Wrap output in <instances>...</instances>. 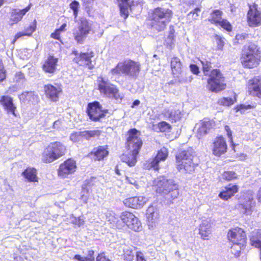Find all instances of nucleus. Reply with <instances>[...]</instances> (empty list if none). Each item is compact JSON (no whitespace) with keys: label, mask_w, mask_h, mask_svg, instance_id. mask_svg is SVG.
<instances>
[{"label":"nucleus","mask_w":261,"mask_h":261,"mask_svg":"<svg viewBox=\"0 0 261 261\" xmlns=\"http://www.w3.org/2000/svg\"><path fill=\"white\" fill-rule=\"evenodd\" d=\"M126 146L130 151L128 153L123 154L121 160L126 163L129 166H135L137 162V156L142 145L140 138L141 133L136 128H132L128 131Z\"/></svg>","instance_id":"nucleus-1"},{"label":"nucleus","mask_w":261,"mask_h":261,"mask_svg":"<svg viewBox=\"0 0 261 261\" xmlns=\"http://www.w3.org/2000/svg\"><path fill=\"white\" fill-rule=\"evenodd\" d=\"M158 193L167 195V198L174 199L177 197L178 186L172 179H167L165 176H160L154 180Z\"/></svg>","instance_id":"nucleus-2"},{"label":"nucleus","mask_w":261,"mask_h":261,"mask_svg":"<svg viewBox=\"0 0 261 261\" xmlns=\"http://www.w3.org/2000/svg\"><path fill=\"white\" fill-rule=\"evenodd\" d=\"M172 14L169 9L162 7L154 9L151 15V27L159 32L163 31L170 21Z\"/></svg>","instance_id":"nucleus-3"},{"label":"nucleus","mask_w":261,"mask_h":261,"mask_svg":"<svg viewBox=\"0 0 261 261\" xmlns=\"http://www.w3.org/2000/svg\"><path fill=\"white\" fill-rule=\"evenodd\" d=\"M195 152L190 148L180 151L176 155L177 169L179 171L191 173L194 171L197 164L193 162Z\"/></svg>","instance_id":"nucleus-4"},{"label":"nucleus","mask_w":261,"mask_h":261,"mask_svg":"<svg viewBox=\"0 0 261 261\" xmlns=\"http://www.w3.org/2000/svg\"><path fill=\"white\" fill-rule=\"evenodd\" d=\"M140 71V65L131 60L120 62L117 66L111 69L113 75L124 74L130 78L136 79Z\"/></svg>","instance_id":"nucleus-5"},{"label":"nucleus","mask_w":261,"mask_h":261,"mask_svg":"<svg viewBox=\"0 0 261 261\" xmlns=\"http://www.w3.org/2000/svg\"><path fill=\"white\" fill-rule=\"evenodd\" d=\"M260 51L254 43H249L244 47L241 58L243 65L246 68L256 67L260 62Z\"/></svg>","instance_id":"nucleus-6"},{"label":"nucleus","mask_w":261,"mask_h":261,"mask_svg":"<svg viewBox=\"0 0 261 261\" xmlns=\"http://www.w3.org/2000/svg\"><path fill=\"white\" fill-rule=\"evenodd\" d=\"M66 152V147L62 143H50L42 153V161L46 163H51L65 155Z\"/></svg>","instance_id":"nucleus-7"},{"label":"nucleus","mask_w":261,"mask_h":261,"mask_svg":"<svg viewBox=\"0 0 261 261\" xmlns=\"http://www.w3.org/2000/svg\"><path fill=\"white\" fill-rule=\"evenodd\" d=\"M228 239L233 243L231 250H236V255H239L242 250L245 247L246 237L244 230L239 227L230 229L227 233Z\"/></svg>","instance_id":"nucleus-8"},{"label":"nucleus","mask_w":261,"mask_h":261,"mask_svg":"<svg viewBox=\"0 0 261 261\" xmlns=\"http://www.w3.org/2000/svg\"><path fill=\"white\" fill-rule=\"evenodd\" d=\"M207 88L213 92H219L225 89V77L219 69H213L207 80Z\"/></svg>","instance_id":"nucleus-9"},{"label":"nucleus","mask_w":261,"mask_h":261,"mask_svg":"<svg viewBox=\"0 0 261 261\" xmlns=\"http://www.w3.org/2000/svg\"><path fill=\"white\" fill-rule=\"evenodd\" d=\"M98 87L101 94L116 100H121L122 96L119 93V90L114 85L111 84L107 79L99 77L97 79Z\"/></svg>","instance_id":"nucleus-10"},{"label":"nucleus","mask_w":261,"mask_h":261,"mask_svg":"<svg viewBox=\"0 0 261 261\" xmlns=\"http://www.w3.org/2000/svg\"><path fill=\"white\" fill-rule=\"evenodd\" d=\"M108 109H103L98 101H94L88 104L86 112L90 120L93 121H100L108 113Z\"/></svg>","instance_id":"nucleus-11"},{"label":"nucleus","mask_w":261,"mask_h":261,"mask_svg":"<svg viewBox=\"0 0 261 261\" xmlns=\"http://www.w3.org/2000/svg\"><path fill=\"white\" fill-rule=\"evenodd\" d=\"M92 31V23L85 18H81L78 22L77 30L73 33L75 40L80 43Z\"/></svg>","instance_id":"nucleus-12"},{"label":"nucleus","mask_w":261,"mask_h":261,"mask_svg":"<svg viewBox=\"0 0 261 261\" xmlns=\"http://www.w3.org/2000/svg\"><path fill=\"white\" fill-rule=\"evenodd\" d=\"M120 218L130 229L135 231H138L141 229V222L133 213L127 211L122 212L120 215Z\"/></svg>","instance_id":"nucleus-13"},{"label":"nucleus","mask_w":261,"mask_h":261,"mask_svg":"<svg viewBox=\"0 0 261 261\" xmlns=\"http://www.w3.org/2000/svg\"><path fill=\"white\" fill-rule=\"evenodd\" d=\"M242 198L243 200L241 203V207L244 210V214L250 215L255 206L253 192L247 191L243 195Z\"/></svg>","instance_id":"nucleus-14"},{"label":"nucleus","mask_w":261,"mask_h":261,"mask_svg":"<svg viewBox=\"0 0 261 261\" xmlns=\"http://www.w3.org/2000/svg\"><path fill=\"white\" fill-rule=\"evenodd\" d=\"M75 162L72 159H68L61 164L58 169V175L61 178L67 177L69 175L73 174L76 170Z\"/></svg>","instance_id":"nucleus-15"},{"label":"nucleus","mask_w":261,"mask_h":261,"mask_svg":"<svg viewBox=\"0 0 261 261\" xmlns=\"http://www.w3.org/2000/svg\"><path fill=\"white\" fill-rule=\"evenodd\" d=\"M248 92L252 96L261 98V76H255L249 80Z\"/></svg>","instance_id":"nucleus-16"},{"label":"nucleus","mask_w":261,"mask_h":261,"mask_svg":"<svg viewBox=\"0 0 261 261\" xmlns=\"http://www.w3.org/2000/svg\"><path fill=\"white\" fill-rule=\"evenodd\" d=\"M100 135V131L98 130H85L83 132H75L72 133L70 139L73 142H79L82 138L87 140L91 138L98 137Z\"/></svg>","instance_id":"nucleus-17"},{"label":"nucleus","mask_w":261,"mask_h":261,"mask_svg":"<svg viewBox=\"0 0 261 261\" xmlns=\"http://www.w3.org/2000/svg\"><path fill=\"white\" fill-rule=\"evenodd\" d=\"M247 21L250 27L261 24V13L256 8H250L247 14Z\"/></svg>","instance_id":"nucleus-18"},{"label":"nucleus","mask_w":261,"mask_h":261,"mask_svg":"<svg viewBox=\"0 0 261 261\" xmlns=\"http://www.w3.org/2000/svg\"><path fill=\"white\" fill-rule=\"evenodd\" d=\"M213 122L207 119H204L196 124L197 137L200 139L208 133L213 127Z\"/></svg>","instance_id":"nucleus-19"},{"label":"nucleus","mask_w":261,"mask_h":261,"mask_svg":"<svg viewBox=\"0 0 261 261\" xmlns=\"http://www.w3.org/2000/svg\"><path fill=\"white\" fill-rule=\"evenodd\" d=\"M147 198L143 196L133 197L125 199L123 201L124 205L133 208H141L146 202Z\"/></svg>","instance_id":"nucleus-20"},{"label":"nucleus","mask_w":261,"mask_h":261,"mask_svg":"<svg viewBox=\"0 0 261 261\" xmlns=\"http://www.w3.org/2000/svg\"><path fill=\"white\" fill-rule=\"evenodd\" d=\"M93 57V53H80L79 56L73 59V61L80 66H88L92 69L94 66L91 63V58Z\"/></svg>","instance_id":"nucleus-21"},{"label":"nucleus","mask_w":261,"mask_h":261,"mask_svg":"<svg viewBox=\"0 0 261 261\" xmlns=\"http://www.w3.org/2000/svg\"><path fill=\"white\" fill-rule=\"evenodd\" d=\"M61 88L58 86L48 84L44 86V91L46 96L53 101H57L59 98V94L61 92Z\"/></svg>","instance_id":"nucleus-22"},{"label":"nucleus","mask_w":261,"mask_h":261,"mask_svg":"<svg viewBox=\"0 0 261 261\" xmlns=\"http://www.w3.org/2000/svg\"><path fill=\"white\" fill-rule=\"evenodd\" d=\"M163 114L172 122L179 121L182 116V114L179 110L172 107L165 109Z\"/></svg>","instance_id":"nucleus-23"},{"label":"nucleus","mask_w":261,"mask_h":261,"mask_svg":"<svg viewBox=\"0 0 261 261\" xmlns=\"http://www.w3.org/2000/svg\"><path fill=\"white\" fill-rule=\"evenodd\" d=\"M226 150L227 145L223 138L219 137L214 142L213 152L214 155L220 156L226 152Z\"/></svg>","instance_id":"nucleus-24"},{"label":"nucleus","mask_w":261,"mask_h":261,"mask_svg":"<svg viewBox=\"0 0 261 261\" xmlns=\"http://www.w3.org/2000/svg\"><path fill=\"white\" fill-rule=\"evenodd\" d=\"M58 59L53 56H49L45 61L42 66L43 70L48 73H54L56 70Z\"/></svg>","instance_id":"nucleus-25"},{"label":"nucleus","mask_w":261,"mask_h":261,"mask_svg":"<svg viewBox=\"0 0 261 261\" xmlns=\"http://www.w3.org/2000/svg\"><path fill=\"white\" fill-rule=\"evenodd\" d=\"M0 103L8 114H12L14 116H16L15 113L16 108L14 105L11 97L8 96H2L0 99Z\"/></svg>","instance_id":"nucleus-26"},{"label":"nucleus","mask_w":261,"mask_h":261,"mask_svg":"<svg viewBox=\"0 0 261 261\" xmlns=\"http://www.w3.org/2000/svg\"><path fill=\"white\" fill-rule=\"evenodd\" d=\"M168 151L166 148L163 147L159 151L154 159L150 162V167L155 170L159 169L158 164L161 161H164L167 158Z\"/></svg>","instance_id":"nucleus-27"},{"label":"nucleus","mask_w":261,"mask_h":261,"mask_svg":"<svg viewBox=\"0 0 261 261\" xmlns=\"http://www.w3.org/2000/svg\"><path fill=\"white\" fill-rule=\"evenodd\" d=\"M146 218L149 226L153 225L156 222L159 218V211L158 208L153 206H149L146 211Z\"/></svg>","instance_id":"nucleus-28"},{"label":"nucleus","mask_w":261,"mask_h":261,"mask_svg":"<svg viewBox=\"0 0 261 261\" xmlns=\"http://www.w3.org/2000/svg\"><path fill=\"white\" fill-rule=\"evenodd\" d=\"M238 187L237 185L229 184L219 193V196L222 199L227 200L238 192Z\"/></svg>","instance_id":"nucleus-29"},{"label":"nucleus","mask_w":261,"mask_h":261,"mask_svg":"<svg viewBox=\"0 0 261 261\" xmlns=\"http://www.w3.org/2000/svg\"><path fill=\"white\" fill-rule=\"evenodd\" d=\"M199 233L203 240H208L211 233V224L207 220H203L199 225Z\"/></svg>","instance_id":"nucleus-30"},{"label":"nucleus","mask_w":261,"mask_h":261,"mask_svg":"<svg viewBox=\"0 0 261 261\" xmlns=\"http://www.w3.org/2000/svg\"><path fill=\"white\" fill-rule=\"evenodd\" d=\"M31 5L22 10L15 9L11 15V20L13 23H17L20 21L25 14L30 9Z\"/></svg>","instance_id":"nucleus-31"},{"label":"nucleus","mask_w":261,"mask_h":261,"mask_svg":"<svg viewBox=\"0 0 261 261\" xmlns=\"http://www.w3.org/2000/svg\"><path fill=\"white\" fill-rule=\"evenodd\" d=\"M121 16L126 19L129 14V9L130 8V0H117Z\"/></svg>","instance_id":"nucleus-32"},{"label":"nucleus","mask_w":261,"mask_h":261,"mask_svg":"<svg viewBox=\"0 0 261 261\" xmlns=\"http://www.w3.org/2000/svg\"><path fill=\"white\" fill-rule=\"evenodd\" d=\"M19 98L21 101L28 100L33 104H35L39 101V97L36 95L34 92H24L19 96Z\"/></svg>","instance_id":"nucleus-33"},{"label":"nucleus","mask_w":261,"mask_h":261,"mask_svg":"<svg viewBox=\"0 0 261 261\" xmlns=\"http://www.w3.org/2000/svg\"><path fill=\"white\" fill-rule=\"evenodd\" d=\"M250 241L252 246L261 249V230L253 231L251 233Z\"/></svg>","instance_id":"nucleus-34"},{"label":"nucleus","mask_w":261,"mask_h":261,"mask_svg":"<svg viewBox=\"0 0 261 261\" xmlns=\"http://www.w3.org/2000/svg\"><path fill=\"white\" fill-rule=\"evenodd\" d=\"M108 153L109 152L105 146H98L97 148H94L93 150L91 152V154L94 155L95 159L101 160L107 156Z\"/></svg>","instance_id":"nucleus-35"},{"label":"nucleus","mask_w":261,"mask_h":261,"mask_svg":"<svg viewBox=\"0 0 261 261\" xmlns=\"http://www.w3.org/2000/svg\"><path fill=\"white\" fill-rule=\"evenodd\" d=\"M222 11L219 10H215L211 13L208 20L212 24H218L222 20Z\"/></svg>","instance_id":"nucleus-36"},{"label":"nucleus","mask_w":261,"mask_h":261,"mask_svg":"<svg viewBox=\"0 0 261 261\" xmlns=\"http://www.w3.org/2000/svg\"><path fill=\"white\" fill-rule=\"evenodd\" d=\"M171 67L173 74L177 75L181 72V63L177 57H174L171 61Z\"/></svg>","instance_id":"nucleus-37"},{"label":"nucleus","mask_w":261,"mask_h":261,"mask_svg":"<svg viewBox=\"0 0 261 261\" xmlns=\"http://www.w3.org/2000/svg\"><path fill=\"white\" fill-rule=\"evenodd\" d=\"M22 175L29 181H37L36 170L34 168H28L22 172Z\"/></svg>","instance_id":"nucleus-38"},{"label":"nucleus","mask_w":261,"mask_h":261,"mask_svg":"<svg viewBox=\"0 0 261 261\" xmlns=\"http://www.w3.org/2000/svg\"><path fill=\"white\" fill-rule=\"evenodd\" d=\"M36 28V26L34 24L30 25L25 29L24 32H19L15 36V39L14 42L16 41V39L19 38L20 37L23 36H30L32 35V34L35 31Z\"/></svg>","instance_id":"nucleus-39"},{"label":"nucleus","mask_w":261,"mask_h":261,"mask_svg":"<svg viewBox=\"0 0 261 261\" xmlns=\"http://www.w3.org/2000/svg\"><path fill=\"white\" fill-rule=\"evenodd\" d=\"M123 258L126 261H133L134 258L133 247H126L123 249Z\"/></svg>","instance_id":"nucleus-40"},{"label":"nucleus","mask_w":261,"mask_h":261,"mask_svg":"<svg viewBox=\"0 0 261 261\" xmlns=\"http://www.w3.org/2000/svg\"><path fill=\"white\" fill-rule=\"evenodd\" d=\"M25 79L23 73L21 72H17L15 73L13 78V82L17 84L19 88L23 86Z\"/></svg>","instance_id":"nucleus-41"},{"label":"nucleus","mask_w":261,"mask_h":261,"mask_svg":"<svg viewBox=\"0 0 261 261\" xmlns=\"http://www.w3.org/2000/svg\"><path fill=\"white\" fill-rule=\"evenodd\" d=\"M200 61L202 66V69L204 74L206 75L209 73V71L212 68V63L210 60L202 58Z\"/></svg>","instance_id":"nucleus-42"},{"label":"nucleus","mask_w":261,"mask_h":261,"mask_svg":"<svg viewBox=\"0 0 261 261\" xmlns=\"http://www.w3.org/2000/svg\"><path fill=\"white\" fill-rule=\"evenodd\" d=\"M236 100L234 96L233 98L231 97H222L219 99L218 103L223 106H230L233 104Z\"/></svg>","instance_id":"nucleus-43"},{"label":"nucleus","mask_w":261,"mask_h":261,"mask_svg":"<svg viewBox=\"0 0 261 261\" xmlns=\"http://www.w3.org/2000/svg\"><path fill=\"white\" fill-rule=\"evenodd\" d=\"M237 177V174L233 171H225L222 175V178L228 181L236 179Z\"/></svg>","instance_id":"nucleus-44"},{"label":"nucleus","mask_w":261,"mask_h":261,"mask_svg":"<svg viewBox=\"0 0 261 261\" xmlns=\"http://www.w3.org/2000/svg\"><path fill=\"white\" fill-rule=\"evenodd\" d=\"M218 25L221 26L228 32L231 31L232 30V26L230 23L226 19H222Z\"/></svg>","instance_id":"nucleus-45"},{"label":"nucleus","mask_w":261,"mask_h":261,"mask_svg":"<svg viewBox=\"0 0 261 261\" xmlns=\"http://www.w3.org/2000/svg\"><path fill=\"white\" fill-rule=\"evenodd\" d=\"M79 6H80L79 3L77 1H73L70 4V8L73 11V15L74 16V18L75 19L77 16Z\"/></svg>","instance_id":"nucleus-46"},{"label":"nucleus","mask_w":261,"mask_h":261,"mask_svg":"<svg viewBox=\"0 0 261 261\" xmlns=\"http://www.w3.org/2000/svg\"><path fill=\"white\" fill-rule=\"evenodd\" d=\"M158 127L161 132H168L170 129L171 126L167 122L162 121L158 124Z\"/></svg>","instance_id":"nucleus-47"},{"label":"nucleus","mask_w":261,"mask_h":261,"mask_svg":"<svg viewBox=\"0 0 261 261\" xmlns=\"http://www.w3.org/2000/svg\"><path fill=\"white\" fill-rule=\"evenodd\" d=\"M6 79V70L2 61L0 59V82L4 81Z\"/></svg>","instance_id":"nucleus-48"},{"label":"nucleus","mask_w":261,"mask_h":261,"mask_svg":"<svg viewBox=\"0 0 261 261\" xmlns=\"http://www.w3.org/2000/svg\"><path fill=\"white\" fill-rule=\"evenodd\" d=\"M126 180L129 184L134 185L136 189L139 188V186L138 184V182L134 177L132 176H126Z\"/></svg>","instance_id":"nucleus-49"},{"label":"nucleus","mask_w":261,"mask_h":261,"mask_svg":"<svg viewBox=\"0 0 261 261\" xmlns=\"http://www.w3.org/2000/svg\"><path fill=\"white\" fill-rule=\"evenodd\" d=\"M200 11V9L199 8H195L193 11H191L188 14V16L190 17L192 16V19H196L198 16V13Z\"/></svg>","instance_id":"nucleus-50"},{"label":"nucleus","mask_w":261,"mask_h":261,"mask_svg":"<svg viewBox=\"0 0 261 261\" xmlns=\"http://www.w3.org/2000/svg\"><path fill=\"white\" fill-rule=\"evenodd\" d=\"M190 68L191 72L195 74H198L199 72V67L195 64H191Z\"/></svg>","instance_id":"nucleus-51"},{"label":"nucleus","mask_w":261,"mask_h":261,"mask_svg":"<svg viewBox=\"0 0 261 261\" xmlns=\"http://www.w3.org/2000/svg\"><path fill=\"white\" fill-rule=\"evenodd\" d=\"M253 107H254V106H251L250 105H245L243 104V105H240L239 106H237L236 108V111L238 112V111H241L243 109H249L252 108Z\"/></svg>","instance_id":"nucleus-52"},{"label":"nucleus","mask_w":261,"mask_h":261,"mask_svg":"<svg viewBox=\"0 0 261 261\" xmlns=\"http://www.w3.org/2000/svg\"><path fill=\"white\" fill-rule=\"evenodd\" d=\"M137 261H146L142 252L138 251L136 253Z\"/></svg>","instance_id":"nucleus-53"},{"label":"nucleus","mask_w":261,"mask_h":261,"mask_svg":"<svg viewBox=\"0 0 261 261\" xmlns=\"http://www.w3.org/2000/svg\"><path fill=\"white\" fill-rule=\"evenodd\" d=\"M94 251L89 250L88 253V256L85 257L87 261H94Z\"/></svg>","instance_id":"nucleus-54"},{"label":"nucleus","mask_w":261,"mask_h":261,"mask_svg":"<svg viewBox=\"0 0 261 261\" xmlns=\"http://www.w3.org/2000/svg\"><path fill=\"white\" fill-rule=\"evenodd\" d=\"M248 36V35L246 33H242L241 34H237L236 36L238 40H243L246 39Z\"/></svg>","instance_id":"nucleus-55"},{"label":"nucleus","mask_w":261,"mask_h":261,"mask_svg":"<svg viewBox=\"0 0 261 261\" xmlns=\"http://www.w3.org/2000/svg\"><path fill=\"white\" fill-rule=\"evenodd\" d=\"M84 220L80 217H78L77 218H75L74 219V220L73 221V223H74L75 225H78L79 226H80L84 224Z\"/></svg>","instance_id":"nucleus-56"},{"label":"nucleus","mask_w":261,"mask_h":261,"mask_svg":"<svg viewBox=\"0 0 261 261\" xmlns=\"http://www.w3.org/2000/svg\"><path fill=\"white\" fill-rule=\"evenodd\" d=\"M96 261H110V260L106 258L103 253H101L97 256Z\"/></svg>","instance_id":"nucleus-57"},{"label":"nucleus","mask_w":261,"mask_h":261,"mask_svg":"<svg viewBox=\"0 0 261 261\" xmlns=\"http://www.w3.org/2000/svg\"><path fill=\"white\" fill-rule=\"evenodd\" d=\"M60 30H56L54 33L51 34V37L54 39L59 40L60 39Z\"/></svg>","instance_id":"nucleus-58"},{"label":"nucleus","mask_w":261,"mask_h":261,"mask_svg":"<svg viewBox=\"0 0 261 261\" xmlns=\"http://www.w3.org/2000/svg\"><path fill=\"white\" fill-rule=\"evenodd\" d=\"M73 259L77 260L78 261H87L85 257H82L79 254L75 255Z\"/></svg>","instance_id":"nucleus-59"},{"label":"nucleus","mask_w":261,"mask_h":261,"mask_svg":"<svg viewBox=\"0 0 261 261\" xmlns=\"http://www.w3.org/2000/svg\"><path fill=\"white\" fill-rule=\"evenodd\" d=\"M61 125V121L59 120L56 121L54 122L53 127L54 128H58Z\"/></svg>","instance_id":"nucleus-60"},{"label":"nucleus","mask_w":261,"mask_h":261,"mask_svg":"<svg viewBox=\"0 0 261 261\" xmlns=\"http://www.w3.org/2000/svg\"><path fill=\"white\" fill-rule=\"evenodd\" d=\"M217 43H218V48L220 49L224 45L223 42L221 39H219L218 40Z\"/></svg>","instance_id":"nucleus-61"},{"label":"nucleus","mask_w":261,"mask_h":261,"mask_svg":"<svg viewBox=\"0 0 261 261\" xmlns=\"http://www.w3.org/2000/svg\"><path fill=\"white\" fill-rule=\"evenodd\" d=\"M140 103V100H138V99H136L135 100L133 103V105L132 106V108H135L136 106H138L139 104Z\"/></svg>","instance_id":"nucleus-62"},{"label":"nucleus","mask_w":261,"mask_h":261,"mask_svg":"<svg viewBox=\"0 0 261 261\" xmlns=\"http://www.w3.org/2000/svg\"><path fill=\"white\" fill-rule=\"evenodd\" d=\"M169 30H170L169 33L174 34L175 31H174V28L172 25H171L169 27Z\"/></svg>","instance_id":"nucleus-63"},{"label":"nucleus","mask_w":261,"mask_h":261,"mask_svg":"<svg viewBox=\"0 0 261 261\" xmlns=\"http://www.w3.org/2000/svg\"><path fill=\"white\" fill-rule=\"evenodd\" d=\"M227 135L228 137L229 138V139L231 140H232V133L231 130H229L227 132Z\"/></svg>","instance_id":"nucleus-64"}]
</instances>
